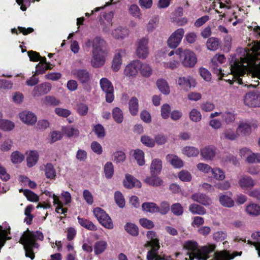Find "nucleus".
Instances as JSON below:
<instances>
[{"instance_id": "nucleus-43", "label": "nucleus", "mask_w": 260, "mask_h": 260, "mask_svg": "<svg viewBox=\"0 0 260 260\" xmlns=\"http://www.w3.org/2000/svg\"><path fill=\"white\" fill-rule=\"evenodd\" d=\"M112 116L114 121L117 123H121L123 120V114L122 110L118 108H114L112 110Z\"/></svg>"}, {"instance_id": "nucleus-39", "label": "nucleus", "mask_w": 260, "mask_h": 260, "mask_svg": "<svg viewBox=\"0 0 260 260\" xmlns=\"http://www.w3.org/2000/svg\"><path fill=\"white\" fill-rule=\"evenodd\" d=\"M189 210L193 214L203 215L206 213V210L204 207L196 204H191L189 207Z\"/></svg>"}, {"instance_id": "nucleus-46", "label": "nucleus", "mask_w": 260, "mask_h": 260, "mask_svg": "<svg viewBox=\"0 0 260 260\" xmlns=\"http://www.w3.org/2000/svg\"><path fill=\"white\" fill-rule=\"evenodd\" d=\"M10 158L13 164H20L23 160L24 156L19 151H15L11 153Z\"/></svg>"}, {"instance_id": "nucleus-4", "label": "nucleus", "mask_w": 260, "mask_h": 260, "mask_svg": "<svg viewBox=\"0 0 260 260\" xmlns=\"http://www.w3.org/2000/svg\"><path fill=\"white\" fill-rule=\"evenodd\" d=\"M43 235L40 231L30 232L28 230L24 232L21 236L20 242L23 244L26 257L31 259L35 258V248H38V244L36 242L37 240H43Z\"/></svg>"}, {"instance_id": "nucleus-31", "label": "nucleus", "mask_w": 260, "mask_h": 260, "mask_svg": "<svg viewBox=\"0 0 260 260\" xmlns=\"http://www.w3.org/2000/svg\"><path fill=\"white\" fill-rule=\"evenodd\" d=\"M237 130L239 136H246L251 133V127L249 123L241 122L239 124Z\"/></svg>"}, {"instance_id": "nucleus-48", "label": "nucleus", "mask_w": 260, "mask_h": 260, "mask_svg": "<svg viewBox=\"0 0 260 260\" xmlns=\"http://www.w3.org/2000/svg\"><path fill=\"white\" fill-rule=\"evenodd\" d=\"M222 136L225 139L232 141L236 140L239 136L237 129L235 131L230 128L224 130L222 133Z\"/></svg>"}, {"instance_id": "nucleus-5", "label": "nucleus", "mask_w": 260, "mask_h": 260, "mask_svg": "<svg viewBox=\"0 0 260 260\" xmlns=\"http://www.w3.org/2000/svg\"><path fill=\"white\" fill-rule=\"evenodd\" d=\"M173 55V58H180L182 64L185 67L192 68L194 66L197 61L196 54L189 49H183L180 47L175 50H172L168 53L171 57Z\"/></svg>"}, {"instance_id": "nucleus-22", "label": "nucleus", "mask_w": 260, "mask_h": 260, "mask_svg": "<svg viewBox=\"0 0 260 260\" xmlns=\"http://www.w3.org/2000/svg\"><path fill=\"white\" fill-rule=\"evenodd\" d=\"M166 160L170 163L174 168H181L183 166V160L178 156L173 154H169L166 156Z\"/></svg>"}, {"instance_id": "nucleus-35", "label": "nucleus", "mask_w": 260, "mask_h": 260, "mask_svg": "<svg viewBox=\"0 0 260 260\" xmlns=\"http://www.w3.org/2000/svg\"><path fill=\"white\" fill-rule=\"evenodd\" d=\"M211 172L213 178L216 180L222 181L225 178V172L219 168H212Z\"/></svg>"}, {"instance_id": "nucleus-3", "label": "nucleus", "mask_w": 260, "mask_h": 260, "mask_svg": "<svg viewBox=\"0 0 260 260\" xmlns=\"http://www.w3.org/2000/svg\"><path fill=\"white\" fill-rule=\"evenodd\" d=\"M184 248L188 251L187 255L190 260L194 258L198 260H207L209 258V254L215 249L216 245L214 244H208L198 247L197 242L188 241L184 243Z\"/></svg>"}, {"instance_id": "nucleus-10", "label": "nucleus", "mask_w": 260, "mask_h": 260, "mask_svg": "<svg viewBox=\"0 0 260 260\" xmlns=\"http://www.w3.org/2000/svg\"><path fill=\"white\" fill-rule=\"evenodd\" d=\"M139 60H135L128 63L124 68L123 74L129 79L136 77L139 72Z\"/></svg>"}, {"instance_id": "nucleus-38", "label": "nucleus", "mask_w": 260, "mask_h": 260, "mask_svg": "<svg viewBox=\"0 0 260 260\" xmlns=\"http://www.w3.org/2000/svg\"><path fill=\"white\" fill-rule=\"evenodd\" d=\"M219 45V39L211 37L208 39L206 43V46L208 50L210 51L216 50Z\"/></svg>"}, {"instance_id": "nucleus-59", "label": "nucleus", "mask_w": 260, "mask_h": 260, "mask_svg": "<svg viewBox=\"0 0 260 260\" xmlns=\"http://www.w3.org/2000/svg\"><path fill=\"white\" fill-rule=\"evenodd\" d=\"M179 178L182 181L189 182L191 180V174L186 170H182L178 174Z\"/></svg>"}, {"instance_id": "nucleus-47", "label": "nucleus", "mask_w": 260, "mask_h": 260, "mask_svg": "<svg viewBox=\"0 0 260 260\" xmlns=\"http://www.w3.org/2000/svg\"><path fill=\"white\" fill-rule=\"evenodd\" d=\"M142 208L143 211L152 213L157 212L158 211V206L154 203H144Z\"/></svg>"}, {"instance_id": "nucleus-52", "label": "nucleus", "mask_w": 260, "mask_h": 260, "mask_svg": "<svg viewBox=\"0 0 260 260\" xmlns=\"http://www.w3.org/2000/svg\"><path fill=\"white\" fill-rule=\"evenodd\" d=\"M124 229L128 233L132 236H136L139 234L138 227L133 223H127L124 226Z\"/></svg>"}, {"instance_id": "nucleus-62", "label": "nucleus", "mask_w": 260, "mask_h": 260, "mask_svg": "<svg viewBox=\"0 0 260 260\" xmlns=\"http://www.w3.org/2000/svg\"><path fill=\"white\" fill-rule=\"evenodd\" d=\"M44 102L45 104L51 106L58 105L60 102L54 96H46L44 99Z\"/></svg>"}, {"instance_id": "nucleus-58", "label": "nucleus", "mask_w": 260, "mask_h": 260, "mask_svg": "<svg viewBox=\"0 0 260 260\" xmlns=\"http://www.w3.org/2000/svg\"><path fill=\"white\" fill-rule=\"evenodd\" d=\"M125 159V155L121 151H118L114 152L113 154V160L116 163L123 162Z\"/></svg>"}, {"instance_id": "nucleus-2", "label": "nucleus", "mask_w": 260, "mask_h": 260, "mask_svg": "<svg viewBox=\"0 0 260 260\" xmlns=\"http://www.w3.org/2000/svg\"><path fill=\"white\" fill-rule=\"evenodd\" d=\"M106 44L105 40L99 37L86 41L85 46L92 47L90 63L93 68H99L104 65L108 54V52L105 49Z\"/></svg>"}, {"instance_id": "nucleus-13", "label": "nucleus", "mask_w": 260, "mask_h": 260, "mask_svg": "<svg viewBox=\"0 0 260 260\" xmlns=\"http://www.w3.org/2000/svg\"><path fill=\"white\" fill-rule=\"evenodd\" d=\"M72 74L82 84H88L90 80V75L86 70H74Z\"/></svg>"}, {"instance_id": "nucleus-24", "label": "nucleus", "mask_w": 260, "mask_h": 260, "mask_svg": "<svg viewBox=\"0 0 260 260\" xmlns=\"http://www.w3.org/2000/svg\"><path fill=\"white\" fill-rule=\"evenodd\" d=\"M191 199L204 206H209L212 203L211 199L203 193H194L192 195Z\"/></svg>"}, {"instance_id": "nucleus-57", "label": "nucleus", "mask_w": 260, "mask_h": 260, "mask_svg": "<svg viewBox=\"0 0 260 260\" xmlns=\"http://www.w3.org/2000/svg\"><path fill=\"white\" fill-rule=\"evenodd\" d=\"M115 201L117 205L120 208L124 207L125 203L124 197L122 193L119 191H116L114 194Z\"/></svg>"}, {"instance_id": "nucleus-6", "label": "nucleus", "mask_w": 260, "mask_h": 260, "mask_svg": "<svg viewBox=\"0 0 260 260\" xmlns=\"http://www.w3.org/2000/svg\"><path fill=\"white\" fill-rule=\"evenodd\" d=\"M243 102L249 107H260V92L252 91L246 93L243 96Z\"/></svg>"}, {"instance_id": "nucleus-50", "label": "nucleus", "mask_w": 260, "mask_h": 260, "mask_svg": "<svg viewBox=\"0 0 260 260\" xmlns=\"http://www.w3.org/2000/svg\"><path fill=\"white\" fill-rule=\"evenodd\" d=\"M13 147V141L11 139H7L0 144V150L3 152L10 151Z\"/></svg>"}, {"instance_id": "nucleus-36", "label": "nucleus", "mask_w": 260, "mask_h": 260, "mask_svg": "<svg viewBox=\"0 0 260 260\" xmlns=\"http://www.w3.org/2000/svg\"><path fill=\"white\" fill-rule=\"evenodd\" d=\"M129 110L131 114L133 115H136L138 112V100L136 97H133L131 99L128 103Z\"/></svg>"}, {"instance_id": "nucleus-64", "label": "nucleus", "mask_w": 260, "mask_h": 260, "mask_svg": "<svg viewBox=\"0 0 260 260\" xmlns=\"http://www.w3.org/2000/svg\"><path fill=\"white\" fill-rule=\"evenodd\" d=\"M171 210L173 213L176 215L179 216L182 214L183 209L179 203H175L171 207Z\"/></svg>"}, {"instance_id": "nucleus-12", "label": "nucleus", "mask_w": 260, "mask_h": 260, "mask_svg": "<svg viewBox=\"0 0 260 260\" xmlns=\"http://www.w3.org/2000/svg\"><path fill=\"white\" fill-rule=\"evenodd\" d=\"M125 54L126 51L124 49H120L115 51L111 64V69L114 72H117L121 68L122 63V57Z\"/></svg>"}, {"instance_id": "nucleus-34", "label": "nucleus", "mask_w": 260, "mask_h": 260, "mask_svg": "<svg viewBox=\"0 0 260 260\" xmlns=\"http://www.w3.org/2000/svg\"><path fill=\"white\" fill-rule=\"evenodd\" d=\"M53 205L56 206L55 211L59 214L66 215L68 209L66 208H63V204L60 201L59 197L56 195H53Z\"/></svg>"}, {"instance_id": "nucleus-14", "label": "nucleus", "mask_w": 260, "mask_h": 260, "mask_svg": "<svg viewBox=\"0 0 260 260\" xmlns=\"http://www.w3.org/2000/svg\"><path fill=\"white\" fill-rule=\"evenodd\" d=\"M147 237L149 241L146 244V246H150L153 252H156L159 248L158 239L155 232L152 231H148L146 234Z\"/></svg>"}, {"instance_id": "nucleus-37", "label": "nucleus", "mask_w": 260, "mask_h": 260, "mask_svg": "<svg viewBox=\"0 0 260 260\" xmlns=\"http://www.w3.org/2000/svg\"><path fill=\"white\" fill-rule=\"evenodd\" d=\"M44 172L46 177L48 179H52L56 177V171L51 163H47L45 165Z\"/></svg>"}, {"instance_id": "nucleus-25", "label": "nucleus", "mask_w": 260, "mask_h": 260, "mask_svg": "<svg viewBox=\"0 0 260 260\" xmlns=\"http://www.w3.org/2000/svg\"><path fill=\"white\" fill-rule=\"evenodd\" d=\"M112 36L116 40H123L128 35V30L125 27H118L112 31Z\"/></svg>"}, {"instance_id": "nucleus-61", "label": "nucleus", "mask_w": 260, "mask_h": 260, "mask_svg": "<svg viewBox=\"0 0 260 260\" xmlns=\"http://www.w3.org/2000/svg\"><path fill=\"white\" fill-rule=\"evenodd\" d=\"M93 131L99 138H103L105 136V128L101 124L95 125Z\"/></svg>"}, {"instance_id": "nucleus-56", "label": "nucleus", "mask_w": 260, "mask_h": 260, "mask_svg": "<svg viewBox=\"0 0 260 260\" xmlns=\"http://www.w3.org/2000/svg\"><path fill=\"white\" fill-rule=\"evenodd\" d=\"M141 142L146 146L153 147L155 146V141L150 136L144 135L141 137Z\"/></svg>"}, {"instance_id": "nucleus-41", "label": "nucleus", "mask_w": 260, "mask_h": 260, "mask_svg": "<svg viewBox=\"0 0 260 260\" xmlns=\"http://www.w3.org/2000/svg\"><path fill=\"white\" fill-rule=\"evenodd\" d=\"M15 126V123L13 121L8 119H3L0 123V129L5 132L12 131L14 128Z\"/></svg>"}, {"instance_id": "nucleus-33", "label": "nucleus", "mask_w": 260, "mask_h": 260, "mask_svg": "<svg viewBox=\"0 0 260 260\" xmlns=\"http://www.w3.org/2000/svg\"><path fill=\"white\" fill-rule=\"evenodd\" d=\"M39 159V154L37 151L35 150L30 151L27 157V166L28 167H32L35 166Z\"/></svg>"}, {"instance_id": "nucleus-32", "label": "nucleus", "mask_w": 260, "mask_h": 260, "mask_svg": "<svg viewBox=\"0 0 260 260\" xmlns=\"http://www.w3.org/2000/svg\"><path fill=\"white\" fill-rule=\"evenodd\" d=\"M170 57L169 61L162 62L164 67L170 70L177 69L180 66V58H173V55Z\"/></svg>"}, {"instance_id": "nucleus-49", "label": "nucleus", "mask_w": 260, "mask_h": 260, "mask_svg": "<svg viewBox=\"0 0 260 260\" xmlns=\"http://www.w3.org/2000/svg\"><path fill=\"white\" fill-rule=\"evenodd\" d=\"M134 156L138 164L143 166L145 164L144 153L140 149H136L134 151Z\"/></svg>"}, {"instance_id": "nucleus-19", "label": "nucleus", "mask_w": 260, "mask_h": 260, "mask_svg": "<svg viewBox=\"0 0 260 260\" xmlns=\"http://www.w3.org/2000/svg\"><path fill=\"white\" fill-rule=\"evenodd\" d=\"M201 156L207 160H213L216 156V150L213 146H206L202 148L200 151Z\"/></svg>"}, {"instance_id": "nucleus-26", "label": "nucleus", "mask_w": 260, "mask_h": 260, "mask_svg": "<svg viewBox=\"0 0 260 260\" xmlns=\"http://www.w3.org/2000/svg\"><path fill=\"white\" fill-rule=\"evenodd\" d=\"M162 164L161 160L159 158L152 159L150 170L151 175H157L160 174L162 170Z\"/></svg>"}, {"instance_id": "nucleus-9", "label": "nucleus", "mask_w": 260, "mask_h": 260, "mask_svg": "<svg viewBox=\"0 0 260 260\" xmlns=\"http://www.w3.org/2000/svg\"><path fill=\"white\" fill-rule=\"evenodd\" d=\"M148 40L145 38L139 39L137 42L136 54L140 58H146L149 53Z\"/></svg>"}, {"instance_id": "nucleus-21", "label": "nucleus", "mask_w": 260, "mask_h": 260, "mask_svg": "<svg viewBox=\"0 0 260 260\" xmlns=\"http://www.w3.org/2000/svg\"><path fill=\"white\" fill-rule=\"evenodd\" d=\"M139 71L144 78H149L153 74V69L152 67L147 63H143L139 60Z\"/></svg>"}, {"instance_id": "nucleus-42", "label": "nucleus", "mask_w": 260, "mask_h": 260, "mask_svg": "<svg viewBox=\"0 0 260 260\" xmlns=\"http://www.w3.org/2000/svg\"><path fill=\"white\" fill-rule=\"evenodd\" d=\"M147 258L148 260H172L171 257L169 256H161L158 255L157 251L156 252L149 251L147 253Z\"/></svg>"}, {"instance_id": "nucleus-63", "label": "nucleus", "mask_w": 260, "mask_h": 260, "mask_svg": "<svg viewBox=\"0 0 260 260\" xmlns=\"http://www.w3.org/2000/svg\"><path fill=\"white\" fill-rule=\"evenodd\" d=\"M93 214L97 219L100 221L104 217H107V214L101 208L96 207L93 209Z\"/></svg>"}, {"instance_id": "nucleus-11", "label": "nucleus", "mask_w": 260, "mask_h": 260, "mask_svg": "<svg viewBox=\"0 0 260 260\" xmlns=\"http://www.w3.org/2000/svg\"><path fill=\"white\" fill-rule=\"evenodd\" d=\"M176 82L177 85L184 90H188L197 85L196 79L191 76L179 77Z\"/></svg>"}, {"instance_id": "nucleus-45", "label": "nucleus", "mask_w": 260, "mask_h": 260, "mask_svg": "<svg viewBox=\"0 0 260 260\" xmlns=\"http://www.w3.org/2000/svg\"><path fill=\"white\" fill-rule=\"evenodd\" d=\"M78 220L79 223L83 227L86 228L87 230L91 231L96 230L95 225L91 221L87 220L84 218L78 217Z\"/></svg>"}, {"instance_id": "nucleus-7", "label": "nucleus", "mask_w": 260, "mask_h": 260, "mask_svg": "<svg viewBox=\"0 0 260 260\" xmlns=\"http://www.w3.org/2000/svg\"><path fill=\"white\" fill-rule=\"evenodd\" d=\"M101 89L106 94V100L108 103H111L114 98V88L110 81L106 78H102L100 81Z\"/></svg>"}, {"instance_id": "nucleus-53", "label": "nucleus", "mask_w": 260, "mask_h": 260, "mask_svg": "<svg viewBox=\"0 0 260 260\" xmlns=\"http://www.w3.org/2000/svg\"><path fill=\"white\" fill-rule=\"evenodd\" d=\"M252 154V151L250 149L246 147L242 148L239 150V154L240 156L242 158H245L246 161L248 163H249L250 161Z\"/></svg>"}, {"instance_id": "nucleus-55", "label": "nucleus", "mask_w": 260, "mask_h": 260, "mask_svg": "<svg viewBox=\"0 0 260 260\" xmlns=\"http://www.w3.org/2000/svg\"><path fill=\"white\" fill-rule=\"evenodd\" d=\"M104 173L107 179H110L114 174L113 166L111 162H107L104 166Z\"/></svg>"}, {"instance_id": "nucleus-17", "label": "nucleus", "mask_w": 260, "mask_h": 260, "mask_svg": "<svg viewBox=\"0 0 260 260\" xmlns=\"http://www.w3.org/2000/svg\"><path fill=\"white\" fill-rule=\"evenodd\" d=\"M51 89V85L48 83H43L36 86L32 91V95L34 97H39L48 93Z\"/></svg>"}, {"instance_id": "nucleus-27", "label": "nucleus", "mask_w": 260, "mask_h": 260, "mask_svg": "<svg viewBox=\"0 0 260 260\" xmlns=\"http://www.w3.org/2000/svg\"><path fill=\"white\" fill-rule=\"evenodd\" d=\"M182 153L188 157H196L200 153L199 149L195 147L187 146L182 149Z\"/></svg>"}, {"instance_id": "nucleus-40", "label": "nucleus", "mask_w": 260, "mask_h": 260, "mask_svg": "<svg viewBox=\"0 0 260 260\" xmlns=\"http://www.w3.org/2000/svg\"><path fill=\"white\" fill-rule=\"evenodd\" d=\"M107 247V243L104 240L97 241L94 244V250L95 254H100L103 253Z\"/></svg>"}, {"instance_id": "nucleus-60", "label": "nucleus", "mask_w": 260, "mask_h": 260, "mask_svg": "<svg viewBox=\"0 0 260 260\" xmlns=\"http://www.w3.org/2000/svg\"><path fill=\"white\" fill-rule=\"evenodd\" d=\"M222 118L227 124L231 123L235 120V116L234 113L231 112H225L222 114Z\"/></svg>"}, {"instance_id": "nucleus-51", "label": "nucleus", "mask_w": 260, "mask_h": 260, "mask_svg": "<svg viewBox=\"0 0 260 260\" xmlns=\"http://www.w3.org/2000/svg\"><path fill=\"white\" fill-rule=\"evenodd\" d=\"M20 192L23 191L24 195L26 197L27 199L31 202H38L39 200L38 196L28 189H20Z\"/></svg>"}, {"instance_id": "nucleus-44", "label": "nucleus", "mask_w": 260, "mask_h": 260, "mask_svg": "<svg viewBox=\"0 0 260 260\" xmlns=\"http://www.w3.org/2000/svg\"><path fill=\"white\" fill-rule=\"evenodd\" d=\"M145 182L150 185L154 186H158L162 184L163 181L162 179L155 175H152L150 177H147Z\"/></svg>"}, {"instance_id": "nucleus-54", "label": "nucleus", "mask_w": 260, "mask_h": 260, "mask_svg": "<svg viewBox=\"0 0 260 260\" xmlns=\"http://www.w3.org/2000/svg\"><path fill=\"white\" fill-rule=\"evenodd\" d=\"M201 112L196 109H192L189 112L190 119L193 122H199L202 119Z\"/></svg>"}, {"instance_id": "nucleus-20", "label": "nucleus", "mask_w": 260, "mask_h": 260, "mask_svg": "<svg viewBox=\"0 0 260 260\" xmlns=\"http://www.w3.org/2000/svg\"><path fill=\"white\" fill-rule=\"evenodd\" d=\"M219 202L223 207L232 208L235 205V202L232 199V193L220 194L219 195Z\"/></svg>"}, {"instance_id": "nucleus-23", "label": "nucleus", "mask_w": 260, "mask_h": 260, "mask_svg": "<svg viewBox=\"0 0 260 260\" xmlns=\"http://www.w3.org/2000/svg\"><path fill=\"white\" fill-rule=\"evenodd\" d=\"M123 185L127 188H131L134 187H141V183L128 174L125 175V178L123 181Z\"/></svg>"}, {"instance_id": "nucleus-30", "label": "nucleus", "mask_w": 260, "mask_h": 260, "mask_svg": "<svg viewBox=\"0 0 260 260\" xmlns=\"http://www.w3.org/2000/svg\"><path fill=\"white\" fill-rule=\"evenodd\" d=\"M62 132L68 137H76L79 135V131L73 125L63 126L61 128Z\"/></svg>"}, {"instance_id": "nucleus-28", "label": "nucleus", "mask_w": 260, "mask_h": 260, "mask_svg": "<svg viewBox=\"0 0 260 260\" xmlns=\"http://www.w3.org/2000/svg\"><path fill=\"white\" fill-rule=\"evenodd\" d=\"M156 86L162 94L168 95L170 93V88L168 82L164 79H159L156 81Z\"/></svg>"}, {"instance_id": "nucleus-29", "label": "nucleus", "mask_w": 260, "mask_h": 260, "mask_svg": "<svg viewBox=\"0 0 260 260\" xmlns=\"http://www.w3.org/2000/svg\"><path fill=\"white\" fill-rule=\"evenodd\" d=\"M245 211L250 216H258L260 215V206L253 203H249L246 206Z\"/></svg>"}, {"instance_id": "nucleus-15", "label": "nucleus", "mask_w": 260, "mask_h": 260, "mask_svg": "<svg viewBox=\"0 0 260 260\" xmlns=\"http://www.w3.org/2000/svg\"><path fill=\"white\" fill-rule=\"evenodd\" d=\"M255 184V181L251 177L246 175L241 176L238 181L239 186L244 190L251 189Z\"/></svg>"}, {"instance_id": "nucleus-1", "label": "nucleus", "mask_w": 260, "mask_h": 260, "mask_svg": "<svg viewBox=\"0 0 260 260\" xmlns=\"http://www.w3.org/2000/svg\"><path fill=\"white\" fill-rule=\"evenodd\" d=\"M254 48V46L253 47ZM253 55L244 52V57L236 58L232 57L230 60L231 72L233 75L232 79L225 80L232 84L234 82L242 84V77L246 72H248L252 77H257L260 79V51L253 48Z\"/></svg>"}, {"instance_id": "nucleus-18", "label": "nucleus", "mask_w": 260, "mask_h": 260, "mask_svg": "<svg viewBox=\"0 0 260 260\" xmlns=\"http://www.w3.org/2000/svg\"><path fill=\"white\" fill-rule=\"evenodd\" d=\"M242 252H234L230 254L226 250L216 251L214 253V256L211 260H230L234 258L237 255H241Z\"/></svg>"}, {"instance_id": "nucleus-16", "label": "nucleus", "mask_w": 260, "mask_h": 260, "mask_svg": "<svg viewBox=\"0 0 260 260\" xmlns=\"http://www.w3.org/2000/svg\"><path fill=\"white\" fill-rule=\"evenodd\" d=\"M19 117L23 123L30 125L35 124L37 120L36 115L28 111H23L19 113Z\"/></svg>"}, {"instance_id": "nucleus-8", "label": "nucleus", "mask_w": 260, "mask_h": 260, "mask_svg": "<svg viewBox=\"0 0 260 260\" xmlns=\"http://www.w3.org/2000/svg\"><path fill=\"white\" fill-rule=\"evenodd\" d=\"M185 31L182 28H178L169 38L167 43L169 47L176 48L181 43Z\"/></svg>"}]
</instances>
